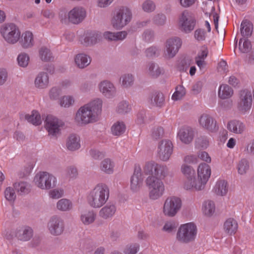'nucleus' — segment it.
Instances as JSON below:
<instances>
[{
    "instance_id": "59",
    "label": "nucleus",
    "mask_w": 254,
    "mask_h": 254,
    "mask_svg": "<svg viewBox=\"0 0 254 254\" xmlns=\"http://www.w3.org/2000/svg\"><path fill=\"white\" fill-rule=\"evenodd\" d=\"M61 93V90L60 88L54 87L51 89L49 92V97L51 99L57 100L59 98Z\"/></svg>"
},
{
    "instance_id": "26",
    "label": "nucleus",
    "mask_w": 254,
    "mask_h": 254,
    "mask_svg": "<svg viewBox=\"0 0 254 254\" xmlns=\"http://www.w3.org/2000/svg\"><path fill=\"white\" fill-rule=\"evenodd\" d=\"M147 72L150 76L156 78L164 73V70L163 68L160 67L157 64L154 62H150L147 65Z\"/></svg>"
},
{
    "instance_id": "37",
    "label": "nucleus",
    "mask_w": 254,
    "mask_h": 254,
    "mask_svg": "<svg viewBox=\"0 0 254 254\" xmlns=\"http://www.w3.org/2000/svg\"><path fill=\"white\" fill-rule=\"evenodd\" d=\"M215 192L217 195L223 196L228 191V184L225 180L218 181L215 187Z\"/></svg>"
},
{
    "instance_id": "38",
    "label": "nucleus",
    "mask_w": 254,
    "mask_h": 254,
    "mask_svg": "<svg viewBox=\"0 0 254 254\" xmlns=\"http://www.w3.org/2000/svg\"><path fill=\"white\" fill-rule=\"evenodd\" d=\"M233 94V89L227 84L222 85L219 87L218 96L221 99L229 98L232 96Z\"/></svg>"
},
{
    "instance_id": "4",
    "label": "nucleus",
    "mask_w": 254,
    "mask_h": 254,
    "mask_svg": "<svg viewBox=\"0 0 254 254\" xmlns=\"http://www.w3.org/2000/svg\"><path fill=\"white\" fill-rule=\"evenodd\" d=\"M146 184L149 190V197L156 200L163 195L165 188L162 181L155 176H149L146 179Z\"/></svg>"
},
{
    "instance_id": "60",
    "label": "nucleus",
    "mask_w": 254,
    "mask_h": 254,
    "mask_svg": "<svg viewBox=\"0 0 254 254\" xmlns=\"http://www.w3.org/2000/svg\"><path fill=\"white\" fill-rule=\"evenodd\" d=\"M164 135V129L162 127L154 128L152 133V138L157 140L162 138Z\"/></svg>"
},
{
    "instance_id": "36",
    "label": "nucleus",
    "mask_w": 254,
    "mask_h": 254,
    "mask_svg": "<svg viewBox=\"0 0 254 254\" xmlns=\"http://www.w3.org/2000/svg\"><path fill=\"white\" fill-rule=\"evenodd\" d=\"M114 163L110 159H105L101 163L100 169L106 174H112L114 172Z\"/></svg>"
},
{
    "instance_id": "18",
    "label": "nucleus",
    "mask_w": 254,
    "mask_h": 254,
    "mask_svg": "<svg viewBox=\"0 0 254 254\" xmlns=\"http://www.w3.org/2000/svg\"><path fill=\"white\" fill-rule=\"evenodd\" d=\"M86 16L85 9L80 6L75 7L68 13V19L74 24H78L83 21Z\"/></svg>"
},
{
    "instance_id": "47",
    "label": "nucleus",
    "mask_w": 254,
    "mask_h": 254,
    "mask_svg": "<svg viewBox=\"0 0 254 254\" xmlns=\"http://www.w3.org/2000/svg\"><path fill=\"white\" fill-rule=\"evenodd\" d=\"M166 16L163 13H158L155 15L152 18L153 23L157 26H163L166 22Z\"/></svg>"
},
{
    "instance_id": "19",
    "label": "nucleus",
    "mask_w": 254,
    "mask_h": 254,
    "mask_svg": "<svg viewBox=\"0 0 254 254\" xmlns=\"http://www.w3.org/2000/svg\"><path fill=\"white\" fill-rule=\"evenodd\" d=\"M142 182L141 169L139 166L135 165L133 174L130 178V189L131 190L133 191L138 190L142 184Z\"/></svg>"
},
{
    "instance_id": "23",
    "label": "nucleus",
    "mask_w": 254,
    "mask_h": 254,
    "mask_svg": "<svg viewBox=\"0 0 254 254\" xmlns=\"http://www.w3.org/2000/svg\"><path fill=\"white\" fill-rule=\"evenodd\" d=\"M99 89L102 94L108 98L115 96L116 93V88L114 85L107 80H104L100 83Z\"/></svg>"
},
{
    "instance_id": "3",
    "label": "nucleus",
    "mask_w": 254,
    "mask_h": 254,
    "mask_svg": "<svg viewBox=\"0 0 254 254\" xmlns=\"http://www.w3.org/2000/svg\"><path fill=\"white\" fill-rule=\"evenodd\" d=\"M197 228L192 223L183 224L179 228L177 239L180 242L188 244L194 241L197 234Z\"/></svg>"
},
{
    "instance_id": "34",
    "label": "nucleus",
    "mask_w": 254,
    "mask_h": 254,
    "mask_svg": "<svg viewBox=\"0 0 254 254\" xmlns=\"http://www.w3.org/2000/svg\"><path fill=\"white\" fill-rule=\"evenodd\" d=\"M33 235L32 229L29 227L19 230L16 233L18 239L21 241H26L30 239Z\"/></svg>"
},
{
    "instance_id": "32",
    "label": "nucleus",
    "mask_w": 254,
    "mask_h": 254,
    "mask_svg": "<svg viewBox=\"0 0 254 254\" xmlns=\"http://www.w3.org/2000/svg\"><path fill=\"white\" fill-rule=\"evenodd\" d=\"M25 119L29 123L35 126H39L42 123V120L40 114L36 110L32 111L31 114H26Z\"/></svg>"
},
{
    "instance_id": "10",
    "label": "nucleus",
    "mask_w": 254,
    "mask_h": 254,
    "mask_svg": "<svg viewBox=\"0 0 254 254\" xmlns=\"http://www.w3.org/2000/svg\"><path fill=\"white\" fill-rule=\"evenodd\" d=\"M182 46L180 38L175 37L167 39L165 42V57L168 59L174 58Z\"/></svg>"
},
{
    "instance_id": "13",
    "label": "nucleus",
    "mask_w": 254,
    "mask_h": 254,
    "mask_svg": "<svg viewBox=\"0 0 254 254\" xmlns=\"http://www.w3.org/2000/svg\"><path fill=\"white\" fill-rule=\"evenodd\" d=\"M48 228L52 235L59 236L64 230V222L60 217L53 216L51 218L48 223Z\"/></svg>"
},
{
    "instance_id": "30",
    "label": "nucleus",
    "mask_w": 254,
    "mask_h": 254,
    "mask_svg": "<svg viewBox=\"0 0 254 254\" xmlns=\"http://www.w3.org/2000/svg\"><path fill=\"white\" fill-rule=\"evenodd\" d=\"M240 31L243 37L248 38L250 37L253 31L252 23L247 19L243 20L241 24Z\"/></svg>"
},
{
    "instance_id": "48",
    "label": "nucleus",
    "mask_w": 254,
    "mask_h": 254,
    "mask_svg": "<svg viewBox=\"0 0 254 254\" xmlns=\"http://www.w3.org/2000/svg\"><path fill=\"white\" fill-rule=\"evenodd\" d=\"M203 212L205 215L211 216L215 211V204L211 200L206 201L203 204Z\"/></svg>"
},
{
    "instance_id": "12",
    "label": "nucleus",
    "mask_w": 254,
    "mask_h": 254,
    "mask_svg": "<svg viewBox=\"0 0 254 254\" xmlns=\"http://www.w3.org/2000/svg\"><path fill=\"white\" fill-rule=\"evenodd\" d=\"M173 145L172 142L168 139L160 141L158 146V155L159 158L163 161H168L173 153Z\"/></svg>"
},
{
    "instance_id": "61",
    "label": "nucleus",
    "mask_w": 254,
    "mask_h": 254,
    "mask_svg": "<svg viewBox=\"0 0 254 254\" xmlns=\"http://www.w3.org/2000/svg\"><path fill=\"white\" fill-rule=\"evenodd\" d=\"M177 227V225L175 222H166L164 227H163V230L166 232L168 233H170L172 232Z\"/></svg>"
},
{
    "instance_id": "44",
    "label": "nucleus",
    "mask_w": 254,
    "mask_h": 254,
    "mask_svg": "<svg viewBox=\"0 0 254 254\" xmlns=\"http://www.w3.org/2000/svg\"><path fill=\"white\" fill-rule=\"evenodd\" d=\"M168 173V169L166 166H161L157 164L156 166L154 176L161 180L164 179L167 175Z\"/></svg>"
},
{
    "instance_id": "45",
    "label": "nucleus",
    "mask_w": 254,
    "mask_h": 254,
    "mask_svg": "<svg viewBox=\"0 0 254 254\" xmlns=\"http://www.w3.org/2000/svg\"><path fill=\"white\" fill-rule=\"evenodd\" d=\"M249 161L246 159H241L237 166L238 173L240 175L245 174L249 170Z\"/></svg>"
},
{
    "instance_id": "52",
    "label": "nucleus",
    "mask_w": 254,
    "mask_h": 254,
    "mask_svg": "<svg viewBox=\"0 0 254 254\" xmlns=\"http://www.w3.org/2000/svg\"><path fill=\"white\" fill-rule=\"evenodd\" d=\"M186 94L185 88L182 86L177 87L176 91L173 94L172 99L173 100L177 101L181 99Z\"/></svg>"
},
{
    "instance_id": "62",
    "label": "nucleus",
    "mask_w": 254,
    "mask_h": 254,
    "mask_svg": "<svg viewBox=\"0 0 254 254\" xmlns=\"http://www.w3.org/2000/svg\"><path fill=\"white\" fill-rule=\"evenodd\" d=\"M146 118V111L141 110L137 114L136 122L138 124L144 123Z\"/></svg>"
},
{
    "instance_id": "15",
    "label": "nucleus",
    "mask_w": 254,
    "mask_h": 254,
    "mask_svg": "<svg viewBox=\"0 0 254 254\" xmlns=\"http://www.w3.org/2000/svg\"><path fill=\"white\" fill-rule=\"evenodd\" d=\"M181 170L183 174L186 177L184 187L186 190H190L192 188H195V171L190 166L183 165L182 166Z\"/></svg>"
},
{
    "instance_id": "24",
    "label": "nucleus",
    "mask_w": 254,
    "mask_h": 254,
    "mask_svg": "<svg viewBox=\"0 0 254 254\" xmlns=\"http://www.w3.org/2000/svg\"><path fill=\"white\" fill-rule=\"evenodd\" d=\"M49 83V78L48 74L45 72H40L36 76L34 84L36 88L42 89L46 88Z\"/></svg>"
},
{
    "instance_id": "22",
    "label": "nucleus",
    "mask_w": 254,
    "mask_h": 254,
    "mask_svg": "<svg viewBox=\"0 0 254 254\" xmlns=\"http://www.w3.org/2000/svg\"><path fill=\"white\" fill-rule=\"evenodd\" d=\"M148 102L151 106L161 108L165 105V96L159 91H155L150 94Z\"/></svg>"
},
{
    "instance_id": "53",
    "label": "nucleus",
    "mask_w": 254,
    "mask_h": 254,
    "mask_svg": "<svg viewBox=\"0 0 254 254\" xmlns=\"http://www.w3.org/2000/svg\"><path fill=\"white\" fill-rule=\"evenodd\" d=\"M243 39H241L239 41V49L242 53H247L252 49L251 42L248 39H245L243 46H241V43Z\"/></svg>"
},
{
    "instance_id": "39",
    "label": "nucleus",
    "mask_w": 254,
    "mask_h": 254,
    "mask_svg": "<svg viewBox=\"0 0 254 254\" xmlns=\"http://www.w3.org/2000/svg\"><path fill=\"white\" fill-rule=\"evenodd\" d=\"M126 126L123 122H117L111 127L113 134L120 136L123 134L126 130Z\"/></svg>"
},
{
    "instance_id": "25",
    "label": "nucleus",
    "mask_w": 254,
    "mask_h": 254,
    "mask_svg": "<svg viewBox=\"0 0 254 254\" xmlns=\"http://www.w3.org/2000/svg\"><path fill=\"white\" fill-rule=\"evenodd\" d=\"M66 147L71 151L78 150L80 147V137L75 134H70L66 139Z\"/></svg>"
},
{
    "instance_id": "7",
    "label": "nucleus",
    "mask_w": 254,
    "mask_h": 254,
    "mask_svg": "<svg viewBox=\"0 0 254 254\" xmlns=\"http://www.w3.org/2000/svg\"><path fill=\"white\" fill-rule=\"evenodd\" d=\"M37 187L41 189L49 190L56 186L57 179L53 175L47 172H40L34 178Z\"/></svg>"
},
{
    "instance_id": "29",
    "label": "nucleus",
    "mask_w": 254,
    "mask_h": 254,
    "mask_svg": "<svg viewBox=\"0 0 254 254\" xmlns=\"http://www.w3.org/2000/svg\"><path fill=\"white\" fill-rule=\"evenodd\" d=\"M227 128L234 133H242L245 130V126L242 122L234 120L228 123Z\"/></svg>"
},
{
    "instance_id": "46",
    "label": "nucleus",
    "mask_w": 254,
    "mask_h": 254,
    "mask_svg": "<svg viewBox=\"0 0 254 254\" xmlns=\"http://www.w3.org/2000/svg\"><path fill=\"white\" fill-rule=\"evenodd\" d=\"M120 81L122 82L123 86L127 88L133 85L134 78L131 74H124L121 77Z\"/></svg>"
},
{
    "instance_id": "17",
    "label": "nucleus",
    "mask_w": 254,
    "mask_h": 254,
    "mask_svg": "<svg viewBox=\"0 0 254 254\" xmlns=\"http://www.w3.org/2000/svg\"><path fill=\"white\" fill-rule=\"evenodd\" d=\"M45 122L49 134L53 136H56L59 133L60 127L63 126V123L58 119L52 115H48Z\"/></svg>"
},
{
    "instance_id": "14",
    "label": "nucleus",
    "mask_w": 254,
    "mask_h": 254,
    "mask_svg": "<svg viewBox=\"0 0 254 254\" xmlns=\"http://www.w3.org/2000/svg\"><path fill=\"white\" fill-rule=\"evenodd\" d=\"M198 122L201 127L209 131L214 132L218 130L219 127L216 121L208 114H202L198 119Z\"/></svg>"
},
{
    "instance_id": "64",
    "label": "nucleus",
    "mask_w": 254,
    "mask_h": 254,
    "mask_svg": "<svg viewBox=\"0 0 254 254\" xmlns=\"http://www.w3.org/2000/svg\"><path fill=\"white\" fill-rule=\"evenodd\" d=\"M154 36V32L151 30H146L143 34V38L147 42H150L152 40Z\"/></svg>"
},
{
    "instance_id": "28",
    "label": "nucleus",
    "mask_w": 254,
    "mask_h": 254,
    "mask_svg": "<svg viewBox=\"0 0 254 254\" xmlns=\"http://www.w3.org/2000/svg\"><path fill=\"white\" fill-rule=\"evenodd\" d=\"M76 65L79 68L87 67L91 63V59L87 55L83 53L78 54L74 57Z\"/></svg>"
},
{
    "instance_id": "5",
    "label": "nucleus",
    "mask_w": 254,
    "mask_h": 254,
    "mask_svg": "<svg viewBox=\"0 0 254 254\" xmlns=\"http://www.w3.org/2000/svg\"><path fill=\"white\" fill-rule=\"evenodd\" d=\"M132 13L130 10L126 7H121L115 12L112 20L113 27L121 29L127 25L131 19Z\"/></svg>"
},
{
    "instance_id": "41",
    "label": "nucleus",
    "mask_w": 254,
    "mask_h": 254,
    "mask_svg": "<svg viewBox=\"0 0 254 254\" xmlns=\"http://www.w3.org/2000/svg\"><path fill=\"white\" fill-rule=\"evenodd\" d=\"M39 56L42 61L49 62L53 59L50 50L46 47H42L39 49Z\"/></svg>"
},
{
    "instance_id": "63",
    "label": "nucleus",
    "mask_w": 254,
    "mask_h": 254,
    "mask_svg": "<svg viewBox=\"0 0 254 254\" xmlns=\"http://www.w3.org/2000/svg\"><path fill=\"white\" fill-rule=\"evenodd\" d=\"M203 83L201 81H198L195 83L192 86L191 91L194 94H198L202 89Z\"/></svg>"
},
{
    "instance_id": "21",
    "label": "nucleus",
    "mask_w": 254,
    "mask_h": 254,
    "mask_svg": "<svg viewBox=\"0 0 254 254\" xmlns=\"http://www.w3.org/2000/svg\"><path fill=\"white\" fill-rule=\"evenodd\" d=\"M102 33L97 31H88L86 33L82 44L86 46H93L101 41Z\"/></svg>"
},
{
    "instance_id": "8",
    "label": "nucleus",
    "mask_w": 254,
    "mask_h": 254,
    "mask_svg": "<svg viewBox=\"0 0 254 254\" xmlns=\"http://www.w3.org/2000/svg\"><path fill=\"white\" fill-rule=\"evenodd\" d=\"M0 33L5 40L10 44L16 43L20 36V32L18 27L13 23L3 25L1 28Z\"/></svg>"
},
{
    "instance_id": "56",
    "label": "nucleus",
    "mask_w": 254,
    "mask_h": 254,
    "mask_svg": "<svg viewBox=\"0 0 254 254\" xmlns=\"http://www.w3.org/2000/svg\"><path fill=\"white\" fill-rule=\"evenodd\" d=\"M139 245L138 244H132L127 245L124 250L125 254H136L139 250Z\"/></svg>"
},
{
    "instance_id": "2",
    "label": "nucleus",
    "mask_w": 254,
    "mask_h": 254,
    "mask_svg": "<svg viewBox=\"0 0 254 254\" xmlns=\"http://www.w3.org/2000/svg\"><path fill=\"white\" fill-rule=\"evenodd\" d=\"M109 189L105 184H99L90 191L87 196L89 204L93 208H100L108 200Z\"/></svg>"
},
{
    "instance_id": "51",
    "label": "nucleus",
    "mask_w": 254,
    "mask_h": 254,
    "mask_svg": "<svg viewBox=\"0 0 254 254\" xmlns=\"http://www.w3.org/2000/svg\"><path fill=\"white\" fill-rule=\"evenodd\" d=\"M157 164L154 162L146 163L144 168V173L146 174L151 175L150 176H154Z\"/></svg>"
},
{
    "instance_id": "1",
    "label": "nucleus",
    "mask_w": 254,
    "mask_h": 254,
    "mask_svg": "<svg viewBox=\"0 0 254 254\" xmlns=\"http://www.w3.org/2000/svg\"><path fill=\"white\" fill-rule=\"evenodd\" d=\"M101 109L102 101L99 99L95 100L78 109L75 120L80 125L95 122L97 121V117Z\"/></svg>"
},
{
    "instance_id": "31",
    "label": "nucleus",
    "mask_w": 254,
    "mask_h": 254,
    "mask_svg": "<svg viewBox=\"0 0 254 254\" xmlns=\"http://www.w3.org/2000/svg\"><path fill=\"white\" fill-rule=\"evenodd\" d=\"M224 229L225 232L229 235L235 234L238 229L237 221L232 218L227 219L224 224Z\"/></svg>"
},
{
    "instance_id": "16",
    "label": "nucleus",
    "mask_w": 254,
    "mask_h": 254,
    "mask_svg": "<svg viewBox=\"0 0 254 254\" xmlns=\"http://www.w3.org/2000/svg\"><path fill=\"white\" fill-rule=\"evenodd\" d=\"M180 23L182 30L189 33L193 30L195 25V20L188 11L185 10L180 18Z\"/></svg>"
},
{
    "instance_id": "43",
    "label": "nucleus",
    "mask_w": 254,
    "mask_h": 254,
    "mask_svg": "<svg viewBox=\"0 0 254 254\" xmlns=\"http://www.w3.org/2000/svg\"><path fill=\"white\" fill-rule=\"evenodd\" d=\"M95 216L93 211H88L81 215V220L85 225H89L94 221Z\"/></svg>"
},
{
    "instance_id": "55",
    "label": "nucleus",
    "mask_w": 254,
    "mask_h": 254,
    "mask_svg": "<svg viewBox=\"0 0 254 254\" xmlns=\"http://www.w3.org/2000/svg\"><path fill=\"white\" fill-rule=\"evenodd\" d=\"M18 64L21 67H26L28 64L29 58L25 53H22L18 55L17 59Z\"/></svg>"
},
{
    "instance_id": "40",
    "label": "nucleus",
    "mask_w": 254,
    "mask_h": 254,
    "mask_svg": "<svg viewBox=\"0 0 254 254\" xmlns=\"http://www.w3.org/2000/svg\"><path fill=\"white\" fill-rule=\"evenodd\" d=\"M192 60L189 57H185L181 59L177 65V69L180 72H186L190 66Z\"/></svg>"
},
{
    "instance_id": "42",
    "label": "nucleus",
    "mask_w": 254,
    "mask_h": 254,
    "mask_svg": "<svg viewBox=\"0 0 254 254\" xmlns=\"http://www.w3.org/2000/svg\"><path fill=\"white\" fill-rule=\"evenodd\" d=\"M57 207L59 210L65 211L71 209L72 204L69 200L63 198L58 201Z\"/></svg>"
},
{
    "instance_id": "20",
    "label": "nucleus",
    "mask_w": 254,
    "mask_h": 254,
    "mask_svg": "<svg viewBox=\"0 0 254 254\" xmlns=\"http://www.w3.org/2000/svg\"><path fill=\"white\" fill-rule=\"evenodd\" d=\"M178 136L183 143L190 144L193 139L194 130L190 127H183L179 131Z\"/></svg>"
},
{
    "instance_id": "35",
    "label": "nucleus",
    "mask_w": 254,
    "mask_h": 254,
    "mask_svg": "<svg viewBox=\"0 0 254 254\" xmlns=\"http://www.w3.org/2000/svg\"><path fill=\"white\" fill-rule=\"evenodd\" d=\"M13 186L15 190L21 195L27 194L30 191V185L26 182H16Z\"/></svg>"
},
{
    "instance_id": "33",
    "label": "nucleus",
    "mask_w": 254,
    "mask_h": 254,
    "mask_svg": "<svg viewBox=\"0 0 254 254\" xmlns=\"http://www.w3.org/2000/svg\"><path fill=\"white\" fill-rule=\"evenodd\" d=\"M33 34L29 31H26L22 35L21 45L24 48H28L33 45Z\"/></svg>"
},
{
    "instance_id": "9",
    "label": "nucleus",
    "mask_w": 254,
    "mask_h": 254,
    "mask_svg": "<svg viewBox=\"0 0 254 254\" xmlns=\"http://www.w3.org/2000/svg\"><path fill=\"white\" fill-rule=\"evenodd\" d=\"M253 102L252 95L248 89L241 90L239 92V101L237 108L242 113L245 114L250 110Z\"/></svg>"
},
{
    "instance_id": "58",
    "label": "nucleus",
    "mask_w": 254,
    "mask_h": 254,
    "mask_svg": "<svg viewBox=\"0 0 254 254\" xmlns=\"http://www.w3.org/2000/svg\"><path fill=\"white\" fill-rule=\"evenodd\" d=\"M161 50L156 47H151L145 51L146 56L148 57H158L160 55Z\"/></svg>"
},
{
    "instance_id": "27",
    "label": "nucleus",
    "mask_w": 254,
    "mask_h": 254,
    "mask_svg": "<svg viewBox=\"0 0 254 254\" xmlns=\"http://www.w3.org/2000/svg\"><path fill=\"white\" fill-rule=\"evenodd\" d=\"M116 211V207L113 203H107L102 207L99 213V216L105 219L111 218Z\"/></svg>"
},
{
    "instance_id": "50",
    "label": "nucleus",
    "mask_w": 254,
    "mask_h": 254,
    "mask_svg": "<svg viewBox=\"0 0 254 254\" xmlns=\"http://www.w3.org/2000/svg\"><path fill=\"white\" fill-rule=\"evenodd\" d=\"M130 111L128 103L126 101H123L120 102L117 108V111L121 114H125Z\"/></svg>"
},
{
    "instance_id": "49",
    "label": "nucleus",
    "mask_w": 254,
    "mask_h": 254,
    "mask_svg": "<svg viewBox=\"0 0 254 254\" xmlns=\"http://www.w3.org/2000/svg\"><path fill=\"white\" fill-rule=\"evenodd\" d=\"M142 8L144 11L149 13L155 10L156 5L152 0H146L142 4Z\"/></svg>"
},
{
    "instance_id": "54",
    "label": "nucleus",
    "mask_w": 254,
    "mask_h": 254,
    "mask_svg": "<svg viewBox=\"0 0 254 254\" xmlns=\"http://www.w3.org/2000/svg\"><path fill=\"white\" fill-rule=\"evenodd\" d=\"M74 102V100L71 96H64L60 101V105L65 108L69 107L73 105Z\"/></svg>"
},
{
    "instance_id": "11",
    "label": "nucleus",
    "mask_w": 254,
    "mask_h": 254,
    "mask_svg": "<svg viewBox=\"0 0 254 254\" xmlns=\"http://www.w3.org/2000/svg\"><path fill=\"white\" fill-rule=\"evenodd\" d=\"M198 177L200 181L195 185V189L199 190L203 189L211 175L210 166L206 163L200 164L197 168Z\"/></svg>"
},
{
    "instance_id": "57",
    "label": "nucleus",
    "mask_w": 254,
    "mask_h": 254,
    "mask_svg": "<svg viewBox=\"0 0 254 254\" xmlns=\"http://www.w3.org/2000/svg\"><path fill=\"white\" fill-rule=\"evenodd\" d=\"M4 195L6 199L9 201H14L16 197L14 189L11 187L6 188Z\"/></svg>"
},
{
    "instance_id": "6",
    "label": "nucleus",
    "mask_w": 254,
    "mask_h": 254,
    "mask_svg": "<svg viewBox=\"0 0 254 254\" xmlns=\"http://www.w3.org/2000/svg\"><path fill=\"white\" fill-rule=\"evenodd\" d=\"M182 204L180 198L175 196L168 197L164 203L163 212L165 216L174 217L181 209Z\"/></svg>"
}]
</instances>
